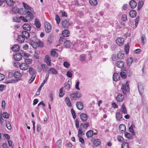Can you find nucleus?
<instances>
[{
	"label": "nucleus",
	"mask_w": 148,
	"mask_h": 148,
	"mask_svg": "<svg viewBox=\"0 0 148 148\" xmlns=\"http://www.w3.org/2000/svg\"><path fill=\"white\" fill-rule=\"evenodd\" d=\"M129 82L127 81L125 85L123 84L122 85L121 89L124 95H126L127 92H128L129 91Z\"/></svg>",
	"instance_id": "nucleus-1"
},
{
	"label": "nucleus",
	"mask_w": 148,
	"mask_h": 148,
	"mask_svg": "<svg viewBox=\"0 0 148 148\" xmlns=\"http://www.w3.org/2000/svg\"><path fill=\"white\" fill-rule=\"evenodd\" d=\"M82 95L81 93L78 92L77 91L71 93L70 95V97L72 100H75L78 98H79L81 97Z\"/></svg>",
	"instance_id": "nucleus-2"
},
{
	"label": "nucleus",
	"mask_w": 148,
	"mask_h": 148,
	"mask_svg": "<svg viewBox=\"0 0 148 148\" xmlns=\"http://www.w3.org/2000/svg\"><path fill=\"white\" fill-rule=\"evenodd\" d=\"M45 29L46 33H49L51 29V25L48 22H45Z\"/></svg>",
	"instance_id": "nucleus-3"
},
{
	"label": "nucleus",
	"mask_w": 148,
	"mask_h": 148,
	"mask_svg": "<svg viewBox=\"0 0 148 148\" xmlns=\"http://www.w3.org/2000/svg\"><path fill=\"white\" fill-rule=\"evenodd\" d=\"M40 42L39 41L38 42L31 40L29 41V43L33 48H37L39 46V43Z\"/></svg>",
	"instance_id": "nucleus-4"
},
{
	"label": "nucleus",
	"mask_w": 148,
	"mask_h": 148,
	"mask_svg": "<svg viewBox=\"0 0 148 148\" xmlns=\"http://www.w3.org/2000/svg\"><path fill=\"white\" fill-rule=\"evenodd\" d=\"M138 87L140 95L142 97V93L144 91L143 86L141 83H138Z\"/></svg>",
	"instance_id": "nucleus-5"
},
{
	"label": "nucleus",
	"mask_w": 148,
	"mask_h": 148,
	"mask_svg": "<svg viewBox=\"0 0 148 148\" xmlns=\"http://www.w3.org/2000/svg\"><path fill=\"white\" fill-rule=\"evenodd\" d=\"M124 42V38L121 37L118 38L116 40V44L119 46L122 45L123 44Z\"/></svg>",
	"instance_id": "nucleus-6"
},
{
	"label": "nucleus",
	"mask_w": 148,
	"mask_h": 148,
	"mask_svg": "<svg viewBox=\"0 0 148 148\" xmlns=\"http://www.w3.org/2000/svg\"><path fill=\"white\" fill-rule=\"evenodd\" d=\"M14 59L17 61L20 60L22 58L21 52L20 53H17L15 55H14Z\"/></svg>",
	"instance_id": "nucleus-7"
},
{
	"label": "nucleus",
	"mask_w": 148,
	"mask_h": 148,
	"mask_svg": "<svg viewBox=\"0 0 148 148\" xmlns=\"http://www.w3.org/2000/svg\"><path fill=\"white\" fill-rule=\"evenodd\" d=\"M62 25L64 27L67 28L70 26V23L69 21L65 20L62 21Z\"/></svg>",
	"instance_id": "nucleus-8"
},
{
	"label": "nucleus",
	"mask_w": 148,
	"mask_h": 148,
	"mask_svg": "<svg viewBox=\"0 0 148 148\" xmlns=\"http://www.w3.org/2000/svg\"><path fill=\"white\" fill-rule=\"evenodd\" d=\"M45 61L48 66L51 65V59L49 55H46L45 56Z\"/></svg>",
	"instance_id": "nucleus-9"
},
{
	"label": "nucleus",
	"mask_w": 148,
	"mask_h": 148,
	"mask_svg": "<svg viewBox=\"0 0 148 148\" xmlns=\"http://www.w3.org/2000/svg\"><path fill=\"white\" fill-rule=\"evenodd\" d=\"M29 66L25 63H23L20 65V68L22 70H27L29 68Z\"/></svg>",
	"instance_id": "nucleus-10"
},
{
	"label": "nucleus",
	"mask_w": 148,
	"mask_h": 148,
	"mask_svg": "<svg viewBox=\"0 0 148 148\" xmlns=\"http://www.w3.org/2000/svg\"><path fill=\"white\" fill-rule=\"evenodd\" d=\"M124 99V96L121 94H119L116 97V100L119 102H122Z\"/></svg>",
	"instance_id": "nucleus-11"
},
{
	"label": "nucleus",
	"mask_w": 148,
	"mask_h": 148,
	"mask_svg": "<svg viewBox=\"0 0 148 148\" xmlns=\"http://www.w3.org/2000/svg\"><path fill=\"white\" fill-rule=\"evenodd\" d=\"M26 15V17L29 20H32L33 18V15L32 13L30 11H27V12Z\"/></svg>",
	"instance_id": "nucleus-12"
},
{
	"label": "nucleus",
	"mask_w": 148,
	"mask_h": 148,
	"mask_svg": "<svg viewBox=\"0 0 148 148\" xmlns=\"http://www.w3.org/2000/svg\"><path fill=\"white\" fill-rule=\"evenodd\" d=\"M137 4L136 2L134 0H132L129 3L130 7L132 9L135 8L136 7Z\"/></svg>",
	"instance_id": "nucleus-13"
},
{
	"label": "nucleus",
	"mask_w": 148,
	"mask_h": 148,
	"mask_svg": "<svg viewBox=\"0 0 148 148\" xmlns=\"http://www.w3.org/2000/svg\"><path fill=\"white\" fill-rule=\"evenodd\" d=\"M116 66L120 68H123L124 66V63L121 60L117 61L116 62Z\"/></svg>",
	"instance_id": "nucleus-14"
},
{
	"label": "nucleus",
	"mask_w": 148,
	"mask_h": 148,
	"mask_svg": "<svg viewBox=\"0 0 148 148\" xmlns=\"http://www.w3.org/2000/svg\"><path fill=\"white\" fill-rule=\"evenodd\" d=\"M76 106L77 108L79 110H82L83 108V104L81 101L77 102Z\"/></svg>",
	"instance_id": "nucleus-15"
},
{
	"label": "nucleus",
	"mask_w": 148,
	"mask_h": 148,
	"mask_svg": "<svg viewBox=\"0 0 148 148\" xmlns=\"http://www.w3.org/2000/svg\"><path fill=\"white\" fill-rule=\"evenodd\" d=\"M25 39H27L30 36L29 33L26 31H23L22 32L21 35Z\"/></svg>",
	"instance_id": "nucleus-16"
},
{
	"label": "nucleus",
	"mask_w": 148,
	"mask_h": 148,
	"mask_svg": "<svg viewBox=\"0 0 148 148\" xmlns=\"http://www.w3.org/2000/svg\"><path fill=\"white\" fill-rule=\"evenodd\" d=\"M29 74L32 75V76H34L36 77V71L32 67L29 68Z\"/></svg>",
	"instance_id": "nucleus-17"
},
{
	"label": "nucleus",
	"mask_w": 148,
	"mask_h": 148,
	"mask_svg": "<svg viewBox=\"0 0 148 148\" xmlns=\"http://www.w3.org/2000/svg\"><path fill=\"white\" fill-rule=\"evenodd\" d=\"M23 27L24 29L26 31H29L31 29V27L30 25L27 23H25L23 26Z\"/></svg>",
	"instance_id": "nucleus-18"
},
{
	"label": "nucleus",
	"mask_w": 148,
	"mask_h": 148,
	"mask_svg": "<svg viewBox=\"0 0 148 148\" xmlns=\"http://www.w3.org/2000/svg\"><path fill=\"white\" fill-rule=\"evenodd\" d=\"M119 130L120 132L123 133L126 130V127L124 124H121L119 127Z\"/></svg>",
	"instance_id": "nucleus-19"
},
{
	"label": "nucleus",
	"mask_w": 148,
	"mask_h": 148,
	"mask_svg": "<svg viewBox=\"0 0 148 148\" xmlns=\"http://www.w3.org/2000/svg\"><path fill=\"white\" fill-rule=\"evenodd\" d=\"M48 73L49 74H57L58 73V71L56 70L53 68L50 69L48 71Z\"/></svg>",
	"instance_id": "nucleus-20"
},
{
	"label": "nucleus",
	"mask_w": 148,
	"mask_h": 148,
	"mask_svg": "<svg viewBox=\"0 0 148 148\" xmlns=\"http://www.w3.org/2000/svg\"><path fill=\"white\" fill-rule=\"evenodd\" d=\"M70 32L67 29H66L62 32V35L64 37H67L69 36Z\"/></svg>",
	"instance_id": "nucleus-21"
},
{
	"label": "nucleus",
	"mask_w": 148,
	"mask_h": 148,
	"mask_svg": "<svg viewBox=\"0 0 148 148\" xmlns=\"http://www.w3.org/2000/svg\"><path fill=\"white\" fill-rule=\"evenodd\" d=\"M80 118L83 122L86 121L87 119V116L86 114H81Z\"/></svg>",
	"instance_id": "nucleus-22"
},
{
	"label": "nucleus",
	"mask_w": 148,
	"mask_h": 148,
	"mask_svg": "<svg viewBox=\"0 0 148 148\" xmlns=\"http://www.w3.org/2000/svg\"><path fill=\"white\" fill-rule=\"evenodd\" d=\"M119 75L117 73H114L113 76V80L115 82L119 80Z\"/></svg>",
	"instance_id": "nucleus-23"
},
{
	"label": "nucleus",
	"mask_w": 148,
	"mask_h": 148,
	"mask_svg": "<svg viewBox=\"0 0 148 148\" xmlns=\"http://www.w3.org/2000/svg\"><path fill=\"white\" fill-rule=\"evenodd\" d=\"M129 14L131 17L134 18L136 16V12L135 10H132L129 12Z\"/></svg>",
	"instance_id": "nucleus-24"
},
{
	"label": "nucleus",
	"mask_w": 148,
	"mask_h": 148,
	"mask_svg": "<svg viewBox=\"0 0 148 148\" xmlns=\"http://www.w3.org/2000/svg\"><path fill=\"white\" fill-rule=\"evenodd\" d=\"M134 127L135 125L132 124L129 128V132L131 133L132 135L133 136L135 135V133L133 129V127Z\"/></svg>",
	"instance_id": "nucleus-25"
},
{
	"label": "nucleus",
	"mask_w": 148,
	"mask_h": 148,
	"mask_svg": "<svg viewBox=\"0 0 148 148\" xmlns=\"http://www.w3.org/2000/svg\"><path fill=\"white\" fill-rule=\"evenodd\" d=\"M17 40L18 42L22 43L24 42L25 38L21 35H20L18 36Z\"/></svg>",
	"instance_id": "nucleus-26"
},
{
	"label": "nucleus",
	"mask_w": 148,
	"mask_h": 148,
	"mask_svg": "<svg viewBox=\"0 0 148 148\" xmlns=\"http://www.w3.org/2000/svg\"><path fill=\"white\" fill-rule=\"evenodd\" d=\"M6 3L8 5L12 6L15 3V2L13 0H6Z\"/></svg>",
	"instance_id": "nucleus-27"
},
{
	"label": "nucleus",
	"mask_w": 148,
	"mask_h": 148,
	"mask_svg": "<svg viewBox=\"0 0 148 148\" xmlns=\"http://www.w3.org/2000/svg\"><path fill=\"white\" fill-rule=\"evenodd\" d=\"M94 145L96 147H98L100 145L101 142L100 140L99 139H95L93 142Z\"/></svg>",
	"instance_id": "nucleus-28"
},
{
	"label": "nucleus",
	"mask_w": 148,
	"mask_h": 148,
	"mask_svg": "<svg viewBox=\"0 0 148 148\" xmlns=\"http://www.w3.org/2000/svg\"><path fill=\"white\" fill-rule=\"evenodd\" d=\"M14 76L15 78L19 79L21 77L22 75L21 73L17 71L14 72Z\"/></svg>",
	"instance_id": "nucleus-29"
},
{
	"label": "nucleus",
	"mask_w": 148,
	"mask_h": 148,
	"mask_svg": "<svg viewBox=\"0 0 148 148\" xmlns=\"http://www.w3.org/2000/svg\"><path fill=\"white\" fill-rule=\"evenodd\" d=\"M27 13L26 11L23 8H21L19 9L18 13L22 15H23L26 14Z\"/></svg>",
	"instance_id": "nucleus-30"
},
{
	"label": "nucleus",
	"mask_w": 148,
	"mask_h": 148,
	"mask_svg": "<svg viewBox=\"0 0 148 148\" xmlns=\"http://www.w3.org/2000/svg\"><path fill=\"white\" fill-rule=\"evenodd\" d=\"M116 117L118 121H120L122 118V115L120 112H117L116 113Z\"/></svg>",
	"instance_id": "nucleus-31"
},
{
	"label": "nucleus",
	"mask_w": 148,
	"mask_h": 148,
	"mask_svg": "<svg viewBox=\"0 0 148 148\" xmlns=\"http://www.w3.org/2000/svg\"><path fill=\"white\" fill-rule=\"evenodd\" d=\"M19 47L17 45H14L11 48V49L13 51L15 52L18 51L19 49Z\"/></svg>",
	"instance_id": "nucleus-32"
},
{
	"label": "nucleus",
	"mask_w": 148,
	"mask_h": 148,
	"mask_svg": "<svg viewBox=\"0 0 148 148\" xmlns=\"http://www.w3.org/2000/svg\"><path fill=\"white\" fill-rule=\"evenodd\" d=\"M65 102L66 104L69 107L71 106V104L70 100L68 97H66L65 99Z\"/></svg>",
	"instance_id": "nucleus-33"
},
{
	"label": "nucleus",
	"mask_w": 148,
	"mask_h": 148,
	"mask_svg": "<svg viewBox=\"0 0 148 148\" xmlns=\"http://www.w3.org/2000/svg\"><path fill=\"white\" fill-rule=\"evenodd\" d=\"M34 24L38 28H39L40 26V24L39 21L36 18L35 19L34 21Z\"/></svg>",
	"instance_id": "nucleus-34"
},
{
	"label": "nucleus",
	"mask_w": 148,
	"mask_h": 148,
	"mask_svg": "<svg viewBox=\"0 0 148 148\" xmlns=\"http://www.w3.org/2000/svg\"><path fill=\"white\" fill-rule=\"evenodd\" d=\"M93 134V132L91 130H89L86 133V136L87 137H91Z\"/></svg>",
	"instance_id": "nucleus-35"
},
{
	"label": "nucleus",
	"mask_w": 148,
	"mask_h": 148,
	"mask_svg": "<svg viewBox=\"0 0 148 148\" xmlns=\"http://www.w3.org/2000/svg\"><path fill=\"white\" fill-rule=\"evenodd\" d=\"M42 69L45 72H46L48 69V67L46 65L42 64L41 65Z\"/></svg>",
	"instance_id": "nucleus-36"
},
{
	"label": "nucleus",
	"mask_w": 148,
	"mask_h": 148,
	"mask_svg": "<svg viewBox=\"0 0 148 148\" xmlns=\"http://www.w3.org/2000/svg\"><path fill=\"white\" fill-rule=\"evenodd\" d=\"M124 53H119L117 54V58L118 59H122L124 58Z\"/></svg>",
	"instance_id": "nucleus-37"
},
{
	"label": "nucleus",
	"mask_w": 148,
	"mask_h": 148,
	"mask_svg": "<svg viewBox=\"0 0 148 148\" xmlns=\"http://www.w3.org/2000/svg\"><path fill=\"white\" fill-rule=\"evenodd\" d=\"M121 109L123 113L124 114H126L127 113V111L126 109L125 106L124 104H123L122 105Z\"/></svg>",
	"instance_id": "nucleus-38"
},
{
	"label": "nucleus",
	"mask_w": 148,
	"mask_h": 148,
	"mask_svg": "<svg viewBox=\"0 0 148 148\" xmlns=\"http://www.w3.org/2000/svg\"><path fill=\"white\" fill-rule=\"evenodd\" d=\"M25 63L28 65L29 64H30L32 63V60L29 58H26L25 59Z\"/></svg>",
	"instance_id": "nucleus-39"
},
{
	"label": "nucleus",
	"mask_w": 148,
	"mask_h": 148,
	"mask_svg": "<svg viewBox=\"0 0 148 148\" xmlns=\"http://www.w3.org/2000/svg\"><path fill=\"white\" fill-rule=\"evenodd\" d=\"M19 9L17 7H13L12 9V12L13 13L17 14L18 13Z\"/></svg>",
	"instance_id": "nucleus-40"
},
{
	"label": "nucleus",
	"mask_w": 148,
	"mask_h": 148,
	"mask_svg": "<svg viewBox=\"0 0 148 148\" xmlns=\"http://www.w3.org/2000/svg\"><path fill=\"white\" fill-rule=\"evenodd\" d=\"M64 87L66 89L69 91L70 90L71 86L69 83L66 82L65 84Z\"/></svg>",
	"instance_id": "nucleus-41"
},
{
	"label": "nucleus",
	"mask_w": 148,
	"mask_h": 148,
	"mask_svg": "<svg viewBox=\"0 0 148 148\" xmlns=\"http://www.w3.org/2000/svg\"><path fill=\"white\" fill-rule=\"evenodd\" d=\"M64 45L66 47L69 48L70 46V42L69 40L64 42Z\"/></svg>",
	"instance_id": "nucleus-42"
},
{
	"label": "nucleus",
	"mask_w": 148,
	"mask_h": 148,
	"mask_svg": "<svg viewBox=\"0 0 148 148\" xmlns=\"http://www.w3.org/2000/svg\"><path fill=\"white\" fill-rule=\"evenodd\" d=\"M122 148H129V145L126 142L123 143L121 144Z\"/></svg>",
	"instance_id": "nucleus-43"
},
{
	"label": "nucleus",
	"mask_w": 148,
	"mask_h": 148,
	"mask_svg": "<svg viewBox=\"0 0 148 148\" xmlns=\"http://www.w3.org/2000/svg\"><path fill=\"white\" fill-rule=\"evenodd\" d=\"M125 136L127 138L130 139L132 138V134H130V133L128 132H125Z\"/></svg>",
	"instance_id": "nucleus-44"
},
{
	"label": "nucleus",
	"mask_w": 148,
	"mask_h": 148,
	"mask_svg": "<svg viewBox=\"0 0 148 148\" xmlns=\"http://www.w3.org/2000/svg\"><path fill=\"white\" fill-rule=\"evenodd\" d=\"M79 58L81 62L85 61L86 60V56L84 54H82L80 55Z\"/></svg>",
	"instance_id": "nucleus-45"
},
{
	"label": "nucleus",
	"mask_w": 148,
	"mask_h": 148,
	"mask_svg": "<svg viewBox=\"0 0 148 148\" xmlns=\"http://www.w3.org/2000/svg\"><path fill=\"white\" fill-rule=\"evenodd\" d=\"M63 88L62 87L60 88L59 89V96L60 97H63L64 95V93L63 92Z\"/></svg>",
	"instance_id": "nucleus-46"
},
{
	"label": "nucleus",
	"mask_w": 148,
	"mask_h": 148,
	"mask_svg": "<svg viewBox=\"0 0 148 148\" xmlns=\"http://www.w3.org/2000/svg\"><path fill=\"white\" fill-rule=\"evenodd\" d=\"M89 3L92 5H96L97 3V2L96 0H90Z\"/></svg>",
	"instance_id": "nucleus-47"
},
{
	"label": "nucleus",
	"mask_w": 148,
	"mask_h": 148,
	"mask_svg": "<svg viewBox=\"0 0 148 148\" xmlns=\"http://www.w3.org/2000/svg\"><path fill=\"white\" fill-rule=\"evenodd\" d=\"M143 4V2L142 1H140L138 4V10H140L142 7Z\"/></svg>",
	"instance_id": "nucleus-48"
},
{
	"label": "nucleus",
	"mask_w": 148,
	"mask_h": 148,
	"mask_svg": "<svg viewBox=\"0 0 148 148\" xmlns=\"http://www.w3.org/2000/svg\"><path fill=\"white\" fill-rule=\"evenodd\" d=\"M84 132L82 130V128H79L78 129V134H77V136L78 137H81L82 136V134Z\"/></svg>",
	"instance_id": "nucleus-49"
},
{
	"label": "nucleus",
	"mask_w": 148,
	"mask_h": 148,
	"mask_svg": "<svg viewBox=\"0 0 148 148\" xmlns=\"http://www.w3.org/2000/svg\"><path fill=\"white\" fill-rule=\"evenodd\" d=\"M133 61L132 58H128L127 60V63L128 65H130L132 63Z\"/></svg>",
	"instance_id": "nucleus-50"
},
{
	"label": "nucleus",
	"mask_w": 148,
	"mask_h": 148,
	"mask_svg": "<svg viewBox=\"0 0 148 148\" xmlns=\"http://www.w3.org/2000/svg\"><path fill=\"white\" fill-rule=\"evenodd\" d=\"M40 53V52L38 51H36L35 52V53L34 54V57L36 59H38L39 58V55Z\"/></svg>",
	"instance_id": "nucleus-51"
},
{
	"label": "nucleus",
	"mask_w": 148,
	"mask_h": 148,
	"mask_svg": "<svg viewBox=\"0 0 148 148\" xmlns=\"http://www.w3.org/2000/svg\"><path fill=\"white\" fill-rule=\"evenodd\" d=\"M22 55V56H24L26 58H28L29 57V55L27 54L26 53H25L23 51H21V52Z\"/></svg>",
	"instance_id": "nucleus-52"
},
{
	"label": "nucleus",
	"mask_w": 148,
	"mask_h": 148,
	"mask_svg": "<svg viewBox=\"0 0 148 148\" xmlns=\"http://www.w3.org/2000/svg\"><path fill=\"white\" fill-rule=\"evenodd\" d=\"M62 141L61 140H59L57 142V145L58 148H60L61 147V143Z\"/></svg>",
	"instance_id": "nucleus-53"
},
{
	"label": "nucleus",
	"mask_w": 148,
	"mask_h": 148,
	"mask_svg": "<svg viewBox=\"0 0 148 148\" xmlns=\"http://www.w3.org/2000/svg\"><path fill=\"white\" fill-rule=\"evenodd\" d=\"M71 112L73 118L75 119L76 118V113L73 109L72 108L71 109Z\"/></svg>",
	"instance_id": "nucleus-54"
},
{
	"label": "nucleus",
	"mask_w": 148,
	"mask_h": 148,
	"mask_svg": "<svg viewBox=\"0 0 148 148\" xmlns=\"http://www.w3.org/2000/svg\"><path fill=\"white\" fill-rule=\"evenodd\" d=\"M22 4L23 5V7L25 8V9L27 10H29V5H28L27 4L25 3L24 2H23Z\"/></svg>",
	"instance_id": "nucleus-55"
},
{
	"label": "nucleus",
	"mask_w": 148,
	"mask_h": 148,
	"mask_svg": "<svg viewBox=\"0 0 148 148\" xmlns=\"http://www.w3.org/2000/svg\"><path fill=\"white\" fill-rule=\"evenodd\" d=\"M3 117L6 119H8L9 117V115L6 112H4L3 114Z\"/></svg>",
	"instance_id": "nucleus-56"
},
{
	"label": "nucleus",
	"mask_w": 148,
	"mask_h": 148,
	"mask_svg": "<svg viewBox=\"0 0 148 148\" xmlns=\"http://www.w3.org/2000/svg\"><path fill=\"white\" fill-rule=\"evenodd\" d=\"M19 18L21 19H20V20H21L25 22H27L28 20V19L26 17V16L25 17L23 16H20L19 17Z\"/></svg>",
	"instance_id": "nucleus-57"
},
{
	"label": "nucleus",
	"mask_w": 148,
	"mask_h": 148,
	"mask_svg": "<svg viewBox=\"0 0 148 148\" xmlns=\"http://www.w3.org/2000/svg\"><path fill=\"white\" fill-rule=\"evenodd\" d=\"M146 38L145 36V35H141V41L142 42L143 44H144L145 43V42L144 41L146 39Z\"/></svg>",
	"instance_id": "nucleus-58"
},
{
	"label": "nucleus",
	"mask_w": 148,
	"mask_h": 148,
	"mask_svg": "<svg viewBox=\"0 0 148 148\" xmlns=\"http://www.w3.org/2000/svg\"><path fill=\"white\" fill-rule=\"evenodd\" d=\"M121 77L125 79L126 77L127 76L126 73L124 72H121L120 73Z\"/></svg>",
	"instance_id": "nucleus-59"
},
{
	"label": "nucleus",
	"mask_w": 148,
	"mask_h": 148,
	"mask_svg": "<svg viewBox=\"0 0 148 148\" xmlns=\"http://www.w3.org/2000/svg\"><path fill=\"white\" fill-rule=\"evenodd\" d=\"M19 17H14L13 18V21L17 22H20Z\"/></svg>",
	"instance_id": "nucleus-60"
},
{
	"label": "nucleus",
	"mask_w": 148,
	"mask_h": 148,
	"mask_svg": "<svg viewBox=\"0 0 148 148\" xmlns=\"http://www.w3.org/2000/svg\"><path fill=\"white\" fill-rule=\"evenodd\" d=\"M64 66L66 68H68L70 66V64L67 62L65 61L63 63Z\"/></svg>",
	"instance_id": "nucleus-61"
},
{
	"label": "nucleus",
	"mask_w": 148,
	"mask_h": 148,
	"mask_svg": "<svg viewBox=\"0 0 148 148\" xmlns=\"http://www.w3.org/2000/svg\"><path fill=\"white\" fill-rule=\"evenodd\" d=\"M121 19L123 21H126L127 20V15L126 14L122 15Z\"/></svg>",
	"instance_id": "nucleus-62"
},
{
	"label": "nucleus",
	"mask_w": 148,
	"mask_h": 148,
	"mask_svg": "<svg viewBox=\"0 0 148 148\" xmlns=\"http://www.w3.org/2000/svg\"><path fill=\"white\" fill-rule=\"evenodd\" d=\"M55 19L57 23L58 24H59L60 21V19L58 15H56V16Z\"/></svg>",
	"instance_id": "nucleus-63"
},
{
	"label": "nucleus",
	"mask_w": 148,
	"mask_h": 148,
	"mask_svg": "<svg viewBox=\"0 0 148 148\" xmlns=\"http://www.w3.org/2000/svg\"><path fill=\"white\" fill-rule=\"evenodd\" d=\"M56 53V51L54 49H52L51 51V56H52L53 57H54Z\"/></svg>",
	"instance_id": "nucleus-64"
}]
</instances>
